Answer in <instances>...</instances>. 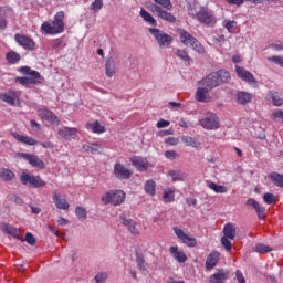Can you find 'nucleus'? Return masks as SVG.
I'll return each mask as SVG.
<instances>
[{"instance_id": "obj_7", "label": "nucleus", "mask_w": 283, "mask_h": 283, "mask_svg": "<svg viewBox=\"0 0 283 283\" xmlns=\"http://www.w3.org/2000/svg\"><path fill=\"white\" fill-rule=\"evenodd\" d=\"M190 17H195L199 21V23H203L205 25L212 27L216 23V17L213 12L208 11L202 8L197 14H193V9L189 11Z\"/></svg>"}, {"instance_id": "obj_2", "label": "nucleus", "mask_w": 283, "mask_h": 283, "mask_svg": "<svg viewBox=\"0 0 283 283\" xmlns=\"http://www.w3.org/2000/svg\"><path fill=\"white\" fill-rule=\"evenodd\" d=\"M229 78H231L229 72L220 70L203 77L198 82V85L201 87H207L208 90H213V87H218L219 85H222V83H229Z\"/></svg>"}, {"instance_id": "obj_60", "label": "nucleus", "mask_w": 283, "mask_h": 283, "mask_svg": "<svg viewBox=\"0 0 283 283\" xmlns=\"http://www.w3.org/2000/svg\"><path fill=\"white\" fill-rule=\"evenodd\" d=\"M247 207H252L253 210L255 211L256 208L259 207L260 202L255 201L253 198H249L245 202Z\"/></svg>"}, {"instance_id": "obj_51", "label": "nucleus", "mask_w": 283, "mask_h": 283, "mask_svg": "<svg viewBox=\"0 0 283 283\" xmlns=\"http://www.w3.org/2000/svg\"><path fill=\"white\" fill-rule=\"evenodd\" d=\"M107 277H109V274H107V272H101L95 275L94 280L96 283H103L105 282V280H107Z\"/></svg>"}, {"instance_id": "obj_50", "label": "nucleus", "mask_w": 283, "mask_h": 283, "mask_svg": "<svg viewBox=\"0 0 283 283\" xmlns=\"http://www.w3.org/2000/svg\"><path fill=\"white\" fill-rule=\"evenodd\" d=\"M77 218L85 220L87 218V210L84 207H77L75 209Z\"/></svg>"}, {"instance_id": "obj_20", "label": "nucleus", "mask_w": 283, "mask_h": 283, "mask_svg": "<svg viewBox=\"0 0 283 283\" xmlns=\"http://www.w3.org/2000/svg\"><path fill=\"white\" fill-rule=\"evenodd\" d=\"M38 115L42 120H46L48 123H52L53 125H59V117L54 115V112L49 111L46 108H39Z\"/></svg>"}, {"instance_id": "obj_24", "label": "nucleus", "mask_w": 283, "mask_h": 283, "mask_svg": "<svg viewBox=\"0 0 283 283\" xmlns=\"http://www.w3.org/2000/svg\"><path fill=\"white\" fill-rule=\"evenodd\" d=\"M52 200L56 207V209H62L63 211H67L70 209V203L64 198H61V193L54 192L52 196Z\"/></svg>"}, {"instance_id": "obj_14", "label": "nucleus", "mask_w": 283, "mask_h": 283, "mask_svg": "<svg viewBox=\"0 0 283 283\" xmlns=\"http://www.w3.org/2000/svg\"><path fill=\"white\" fill-rule=\"evenodd\" d=\"M175 235L184 243L186 247H196L198 241L196 238H191L185 233V231L180 228H174Z\"/></svg>"}, {"instance_id": "obj_10", "label": "nucleus", "mask_w": 283, "mask_h": 283, "mask_svg": "<svg viewBox=\"0 0 283 283\" xmlns=\"http://www.w3.org/2000/svg\"><path fill=\"white\" fill-rule=\"evenodd\" d=\"M235 72H237V76H239L241 81H244V83H248L249 85H254L256 87L258 80H255V76H253L251 72L247 71V69L237 65Z\"/></svg>"}, {"instance_id": "obj_11", "label": "nucleus", "mask_w": 283, "mask_h": 283, "mask_svg": "<svg viewBox=\"0 0 283 283\" xmlns=\"http://www.w3.org/2000/svg\"><path fill=\"white\" fill-rule=\"evenodd\" d=\"M113 174L119 180H129L134 172L130 169L126 168L123 164L117 163L114 165Z\"/></svg>"}, {"instance_id": "obj_48", "label": "nucleus", "mask_w": 283, "mask_h": 283, "mask_svg": "<svg viewBox=\"0 0 283 283\" xmlns=\"http://www.w3.org/2000/svg\"><path fill=\"white\" fill-rule=\"evenodd\" d=\"M255 251H256V253H271V247L262 244V243H258L255 245Z\"/></svg>"}, {"instance_id": "obj_54", "label": "nucleus", "mask_w": 283, "mask_h": 283, "mask_svg": "<svg viewBox=\"0 0 283 283\" xmlns=\"http://www.w3.org/2000/svg\"><path fill=\"white\" fill-rule=\"evenodd\" d=\"M231 239L227 238V237H222L221 238V244L222 247H224L226 251H231L232 249V244H231Z\"/></svg>"}, {"instance_id": "obj_43", "label": "nucleus", "mask_w": 283, "mask_h": 283, "mask_svg": "<svg viewBox=\"0 0 283 283\" xmlns=\"http://www.w3.org/2000/svg\"><path fill=\"white\" fill-rule=\"evenodd\" d=\"M0 178L2 180L10 181V180H12V178H14V174L12 172V170H10L8 168H2L0 170Z\"/></svg>"}, {"instance_id": "obj_28", "label": "nucleus", "mask_w": 283, "mask_h": 283, "mask_svg": "<svg viewBox=\"0 0 283 283\" xmlns=\"http://www.w3.org/2000/svg\"><path fill=\"white\" fill-rule=\"evenodd\" d=\"M253 99V95L251 93L241 91L237 94V101L240 105H247L248 103H251Z\"/></svg>"}, {"instance_id": "obj_12", "label": "nucleus", "mask_w": 283, "mask_h": 283, "mask_svg": "<svg viewBox=\"0 0 283 283\" xmlns=\"http://www.w3.org/2000/svg\"><path fill=\"white\" fill-rule=\"evenodd\" d=\"M19 156L20 158L28 160L31 167H36L38 169H45V163L40 159L39 156L29 153H20Z\"/></svg>"}, {"instance_id": "obj_8", "label": "nucleus", "mask_w": 283, "mask_h": 283, "mask_svg": "<svg viewBox=\"0 0 283 283\" xmlns=\"http://www.w3.org/2000/svg\"><path fill=\"white\" fill-rule=\"evenodd\" d=\"M20 181L22 182V185H29L30 187H34L35 189L45 187V180L41 179L40 176H34L28 172H23L20 176Z\"/></svg>"}, {"instance_id": "obj_56", "label": "nucleus", "mask_w": 283, "mask_h": 283, "mask_svg": "<svg viewBox=\"0 0 283 283\" xmlns=\"http://www.w3.org/2000/svg\"><path fill=\"white\" fill-rule=\"evenodd\" d=\"M25 242H28V244H31V247H34V244H36V239L34 238V235L32 233L27 232Z\"/></svg>"}, {"instance_id": "obj_9", "label": "nucleus", "mask_w": 283, "mask_h": 283, "mask_svg": "<svg viewBox=\"0 0 283 283\" xmlns=\"http://www.w3.org/2000/svg\"><path fill=\"white\" fill-rule=\"evenodd\" d=\"M19 72L21 74L28 75L29 86L30 85H41L43 83V77L41 76V73L39 71H33L30 66H22L19 69Z\"/></svg>"}, {"instance_id": "obj_58", "label": "nucleus", "mask_w": 283, "mask_h": 283, "mask_svg": "<svg viewBox=\"0 0 283 283\" xmlns=\"http://www.w3.org/2000/svg\"><path fill=\"white\" fill-rule=\"evenodd\" d=\"M15 83L23 85V87H30V82L28 77H15Z\"/></svg>"}, {"instance_id": "obj_36", "label": "nucleus", "mask_w": 283, "mask_h": 283, "mask_svg": "<svg viewBox=\"0 0 283 283\" xmlns=\"http://www.w3.org/2000/svg\"><path fill=\"white\" fill-rule=\"evenodd\" d=\"M6 59L10 65H14L21 61V55L14 51H10L7 53Z\"/></svg>"}, {"instance_id": "obj_26", "label": "nucleus", "mask_w": 283, "mask_h": 283, "mask_svg": "<svg viewBox=\"0 0 283 283\" xmlns=\"http://www.w3.org/2000/svg\"><path fill=\"white\" fill-rule=\"evenodd\" d=\"M12 136L15 140H18V143H22L23 145H39V142L30 136L19 135L18 133H13Z\"/></svg>"}, {"instance_id": "obj_42", "label": "nucleus", "mask_w": 283, "mask_h": 283, "mask_svg": "<svg viewBox=\"0 0 283 283\" xmlns=\"http://www.w3.org/2000/svg\"><path fill=\"white\" fill-rule=\"evenodd\" d=\"M176 56L184 61V63H187L188 65L191 64V57L189 56V53L182 49H178L176 52Z\"/></svg>"}, {"instance_id": "obj_31", "label": "nucleus", "mask_w": 283, "mask_h": 283, "mask_svg": "<svg viewBox=\"0 0 283 283\" xmlns=\"http://www.w3.org/2000/svg\"><path fill=\"white\" fill-rule=\"evenodd\" d=\"M223 238L235 240V228L232 223H227L223 228Z\"/></svg>"}, {"instance_id": "obj_45", "label": "nucleus", "mask_w": 283, "mask_h": 283, "mask_svg": "<svg viewBox=\"0 0 283 283\" xmlns=\"http://www.w3.org/2000/svg\"><path fill=\"white\" fill-rule=\"evenodd\" d=\"M103 6V0H94V2L91 3L90 10H92V12H101Z\"/></svg>"}, {"instance_id": "obj_40", "label": "nucleus", "mask_w": 283, "mask_h": 283, "mask_svg": "<svg viewBox=\"0 0 283 283\" xmlns=\"http://www.w3.org/2000/svg\"><path fill=\"white\" fill-rule=\"evenodd\" d=\"M207 187L214 191L216 193H227V187L219 186L213 181H207Z\"/></svg>"}, {"instance_id": "obj_64", "label": "nucleus", "mask_w": 283, "mask_h": 283, "mask_svg": "<svg viewBox=\"0 0 283 283\" xmlns=\"http://www.w3.org/2000/svg\"><path fill=\"white\" fill-rule=\"evenodd\" d=\"M235 275L239 283H247V280H244V275L240 270H237Z\"/></svg>"}, {"instance_id": "obj_41", "label": "nucleus", "mask_w": 283, "mask_h": 283, "mask_svg": "<svg viewBox=\"0 0 283 283\" xmlns=\"http://www.w3.org/2000/svg\"><path fill=\"white\" fill-rule=\"evenodd\" d=\"M168 176H170L172 178V182L182 181V180H185V178H187L185 176V172H182L180 170H170L168 172Z\"/></svg>"}, {"instance_id": "obj_49", "label": "nucleus", "mask_w": 283, "mask_h": 283, "mask_svg": "<svg viewBox=\"0 0 283 283\" xmlns=\"http://www.w3.org/2000/svg\"><path fill=\"white\" fill-rule=\"evenodd\" d=\"M136 264L139 271H147V268L145 266V258L140 255H136Z\"/></svg>"}, {"instance_id": "obj_1", "label": "nucleus", "mask_w": 283, "mask_h": 283, "mask_svg": "<svg viewBox=\"0 0 283 283\" xmlns=\"http://www.w3.org/2000/svg\"><path fill=\"white\" fill-rule=\"evenodd\" d=\"M40 30L42 34H50L51 36L63 33L65 31V12L59 11L53 21L43 22Z\"/></svg>"}, {"instance_id": "obj_35", "label": "nucleus", "mask_w": 283, "mask_h": 283, "mask_svg": "<svg viewBox=\"0 0 283 283\" xmlns=\"http://www.w3.org/2000/svg\"><path fill=\"white\" fill-rule=\"evenodd\" d=\"M176 191L171 188L164 189L163 200L166 203L174 202L176 200Z\"/></svg>"}, {"instance_id": "obj_59", "label": "nucleus", "mask_w": 283, "mask_h": 283, "mask_svg": "<svg viewBox=\"0 0 283 283\" xmlns=\"http://www.w3.org/2000/svg\"><path fill=\"white\" fill-rule=\"evenodd\" d=\"M272 118L274 120H281V123H283V111L282 109H277L272 114Z\"/></svg>"}, {"instance_id": "obj_55", "label": "nucleus", "mask_w": 283, "mask_h": 283, "mask_svg": "<svg viewBox=\"0 0 283 283\" xmlns=\"http://www.w3.org/2000/svg\"><path fill=\"white\" fill-rule=\"evenodd\" d=\"M268 61H271L272 63H275V65L283 67V57L280 55L268 57Z\"/></svg>"}, {"instance_id": "obj_18", "label": "nucleus", "mask_w": 283, "mask_h": 283, "mask_svg": "<svg viewBox=\"0 0 283 283\" xmlns=\"http://www.w3.org/2000/svg\"><path fill=\"white\" fill-rule=\"evenodd\" d=\"M0 101L8 103V105H19V93L14 91H7L6 93H0Z\"/></svg>"}, {"instance_id": "obj_47", "label": "nucleus", "mask_w": 283, "mask_h": 283, "mask_svg": "<svg viewBox=\"0 0 283 283\" xmlns=\"http://www.w3.org/2000/svg\"><path fill=\"white\" fill-rule=\"evenodd\" d=\"M158 6H163L165 10H174V4L171 0H154Z\"/></svg>"}, {"instance_id": "obj_33", "label": "nucleus", "mask_w": 283, "mask_h": 283, "mask_svg": "<svg viewBox=\"0 0 283 283\" xmlns=\"http://www.w3.org/2000/svg\"><path fill=\"white\" fill-rule=\"evenodd\" d=\"M87 129H91L93 134H105V126L101 125L98 120L87 124Z\"/></svg>"}, {"instance_id": "obj_5", "label": "nucleus", "mask_w": 283, "mask_h": 283, "mask_svg": "<svg viewBox=\"0 0 283 283\" xmlns=\"http://www.w3.org/2000/svg\"><path fill=\"white\" fill-rule=\"evenodd\" d=\"M199 125L209 132L220 128V118L216 113L208 112L199 119Z\"/></svg>"}, {"instance_id": "obj_44", "label": "nucleus", "mask_w": 283, "mask_h": 283, "mask_svg": "<svg viewBox=\"0 0 283 283\" xmlns=\"http://www.w3.org/2000/svg\"><path fill=\"white\" fill-rule=\"evenodd\" d=\"M224 28L228 30V32L233 33L238 29V22L237 21H223Z\"/></svg>"}, {"instance_id": "obj_17", "label": "nucleus", "mask_w": 283, "mask_h": 283, "mask_svg": "<svg viewBox=\"0 0 283 283\" xmlns=\"http://www.w3.org/2000/svg\"><path fill=\"white\" fill-rule=\"evenodd\" d=\"M57 135L63 140H75L78 137V129L71 127H63L57 130Z\"/></svg>"}, {"instance_id": "obj_61", "label": "nucleus", "mask_w": 283, "mask_h": 283, "mask_svg": "<svg viewBox=\"0 0 283 283\" xmlns=\"http://www.w3.org/2000/svg\"><path fill=\"white\" fill-rule=\"evenodd\" d=\"M166 145L176 146L178 143H180V139L178 137H168L165 139Z\"/></svg>"}, {"instance_id": "obj_25", "label": "nucleus", "mask_w": 283, "mask_h": 283, "mask_svg": "<svg viewBox=\"0 0 283 283\" xmlns=\"http://www.w3.org/2000/svg\"><path fill=\"white\" fill-rule=\"evenodd\" d=\"M82 148L84 151H86V154H103V146H101L98 143L84 144Z\"/></svg>"}, {"instance_id": "obj_30", "label": "nucleus", "mask_w": 283, "mask_h": 283, "mask_svg": "<svg viewBox=\"0 0 283 283\" xmlns=\"http://www.w3.org/2000/svg\"><path fill=\"white\" fill-rule=\"evenodd\" d=\"M268 96L272 99V103L275 107H282L283 105V99L282 96L280 95V92L277 91H270L268 93Z\"/></svg>"}, {"instance_id": "obj_21", "label": "nucleus", "mask_w": 283, "mask_h": 283, "mask_svg": "<svg viewBox=\"0 0 283 283\" xmlns=\"http://www.w3.org/2000/svg\"><path fill=\"white\" fill-rule=\"evenodd\" d=\"M209 92H211V90L199 85L195 96L196 101H198V103H210L211 96H209Z\"/></svg>"}, {"instance_id": "obj_32", "label": "nucleus", "mask_w": 283, "mask_h": 283, "mask_svg": "<svg viewBox=\"0 0 283 283\" xmlns=\"http://www.w3.org/2000/svg\"><path fill=\"white\" fill-rule=\"evenodd\" d=\"M181 142L186 144V147H193L195 149H198V147H200V142L190 136H181Z\"/></svg>"}, {"instance_id": "obj_37", "label": "nucleus", "mask_w": 283, "mask_h": 283, "mask_svg": "<svg viewBox=\"0 0 283 283\" xmlns=\"http://www.w3.org/2000/svg\"><path fill=\"white\" fill-rule=\"evenodd\" d=\"M144 189L148 196H156V181L153 179L147 180L144 185Z\"/></svg>"}, {"instance_id": "obj_19", "label": "nucleus", "mask_w": 283, "mask_h": 283, "mask_svg": "<svg viewBox=\"0 0 283 283\" xmlns=\"http://www.w3.org/2000/svg\"><path fill=\"white\" fill-rule=\"evenodd\" d=\"M15 42L24 50H34V40L23 34L17 33L14 35Z\"/></svg>"}, {"instance_id": "obj_53", "label": "nucleus", "mask_w": 283, "mask_h": 283, "mask_svg": "<svg viewBox=\"0 0 283 283\" xmlns=\"http://www.w3.org/2000/svg\"><path fill=\"white\" fill-rule=\"evenodd\" d=\"M263 201L265 202V205H274L275 202V195L273 193H265L263 196Z\"/></svg>"}, {"instance_id": "obj_38", "label": "nucleus", "mask_w": 283, "mask_h": 283, "mask_svg": "<svg viewBox=\"0 0 283 283\" xmlns=\"http://www.w3.org/2000/svg\"><path fill=\"white\" fill-rule=\"evenodd\" d=\"M270 180L275 185V187H281L283 189V175L279 172H272L269 175Z\"/></svg>"}, {"instance_id": "obj_4", "label": "nucleus", "mask_w": 283, "mask_h": 283, "mask_svg": "<svg viewBox=\"0 0 283 283\" xmlns=\"http://www.w3.org/2000/svg\"><path fill=\"white\" fill-rule=\"evenodd\" d=\"M126 198L127 195H125V191L123 190H108L102 196L101 201L103 205H113V207H119V205L125 202Z\"/></svg>"}, {"instance_id": "obj_23", "label": "nucleus", "mask_w": 283, "mask_h": 283, "mask_svg": "<svg viewBox=\"0 0 283 283\" xmlns=\"http://www.w3.org/2000/svg\"><path fill=\"white\" fill-rule=\"evenodd\" d=\"M229 280V271L221 269L210 276V283H224Z\"/></svg>"}, {"instance_id": "obj_6", "label": "nucleus", "mask_w": 283, "mask_h": 283, "mask_svg": "<svg viewBox=\"0 0 283 283\" xmlns=\"http://www.w3.org/2000/svg\"><path fill=\"white\" fill-rule=\"evenodd\" d=\"M148 32L154 35V39L157 41L159 48H169L174 43V38L164 31L158 29L149 28Z\"/></svg>"}, {"instance_id": "obj_13", "label": "nucleus", "mask_w": 283, "mask_h": 283, "mask_svg": "<svg viewBox=\"0 0 283 283\" xmlns=\"http://www.w3.org/2000/svg\"><path fill=\"white\" fill-rule=\"evenodd\" d=\"M119 220L122 224H124V227H127L132 235H140V231L138 230V223H136V221L132 220L130 218H127V214L122 213L119 216Z\"/></svg>"}, {"instance_id": "obj_39", "label": "nucleus", "mask_w": 283, "mask_h": 283, "mask_svg": "<svg viewBox=\"0 0 283 283\" xmlns=\"http://www.w3.org/2000/svg\"><path fill=\"white\" fill-rule=\"evenodd\" d=\"M105 70H106V76L108 78H112V76L116 74V64H114V61L107 60L105 64Z\"/></svg>"}, {"instance_id": "obj_63", "label": "nucleus", "mask_w": 283, "mask_h": 283, "mask_svg": "<svg viewBox=\"0 0 283 283\" xmlns=\"http://www.w3.org/2000/svg\"><path fill=\"white\" fill-rule=\"evenodd\" d=\"M61 45H63V40H61V39H55V40L51 41V48L53 50L61 48Z\"/></svg>"}, {"instance_id": "obj_34", "label": "nucleus", "mask_w": 283, "mask_h": 283, "mask_svg": "<svg viewBox=\"0 0 283 283\" xmlns=\"http://www.w3.org/2000/svg\"><path fill=\"white\" fill-rule=\"evenodd\" d=\"M139 15L142 17V19H144V21H146V23H150V25H158L156 19H154V17L149 12H147V10L142 9Z\"/></svg>"}, {"instance_id": "obj_29", "label": "nucleus", "mask_w": 283, "mask_h": 283, "mask_svg": "<svg viewBox=\"0 0 283 283\" xmlns=\"http://www.w3.org/2000/svg\"><path fill=\"white\" fill-rule=\"evenodd\" d=\"M169 251L177 262L182 264L187 260V254H185L182 251H178V247H170Z\"/></svg>"}, {"instance_id": "obj_52", "label": "nucleus", "mask_w": 283, "mask_h": 283, "mask_svg": "<svg viewBox=\"0 0 283 283\" xmlns=\"http://www.w3.org/2000/svg\"><path fill=\"white\" fill-rule=\"evenodd\" d=\"M255 211L259 220H264V218H266V208L262 207V205H259Z\"/></svg>"}, {"instance_id": "obj_57", "label": "nucleus", "mask_w": 283, "mask_h": 283, "mask_svg": "<svg viewBox=\"0 0 283 283\" xmlns=\"http://www.w3.org/2000/svg\"><path fill=\"white\" fill-rule=\"evenodd\" d=\"M165 157L168 160H176L178 158V153L175 151V150H168V151L165 153Z\"/></svg>"}, {"instance_id": "obj_27", "label": "nucleus", "mask_w": 283, "mask_h": 283, "mask_svg": "<svg viewBox=\"0 0 283 283\" xmlns=\"http://www.w3.org/2000/svg\"><path fill=\"white\" fill-rule=\"evenodd\" d=\"M219 260H220V253L218 252L210 253L206 260V269H208V271H211V269H214L216 264H218Z\"/></svg>"}, {"instance_id": "obj_15", "label": "nucleus", "mask_w": 283, "mask_h": 283, "mask_svg": "<svg viewBox=\"0 0 283 283\" xmlns=\"http://www.w3.org/2000/svg\"><path fill=\"white\" fill-rule=\"evenodd\" d=\"M151 11L156 12L157 17H159V19H163V21H168V23H176L175 15L170 12L165 11V9H163L160 6L153 4Z\"/></svg>"}, {"instance_id": "obj_16", "label": "nucleus", "mask_w": 283, "mask_h": 283, "mask_svg": "<svg viewBox=\"0 0 283 283\" xmlns=\"http://www.w3.org/2000/svg\"><path fill=\"white\" fill-rule=\"evenodd\" d=\"M130 163H132L133 167H135L137 169V171H147L148 169H151V167H153L149 164V161H147L145 158L138 157V156L132 157Z\"/></svg>"}, {"instance_id": "obj_3", "label": "nucleus", "mask_w": 283, "mask_h": 283, "mask_svg": "<svg viewBox=\"0 0 283 283\" xmlns=\"http://www.w3.org/2000/svg\"><path fill=\"white\" fill-rule=\"evenodd\" d=\"M178 34L180 36V41L187 48H191L195 50V52H198V54H205L207 51L205 50V46L196 36L191 35L187 30L185 29H179Z\"/></svg>"}, {"instance_id": "obj_22", "label": "nucleus", "mask_w": 283, "mask_h": 283, "mask_svg": "<svg viewBox=\"0 0 283 283\" xmlns=\"http://www.w3.org/2000/svg\"><path fill=\"white\" fill-rule=\"evenodd\" d=\"M0 229H1V231H3V233H8V235H11L15 240H21V230L20 229H17L8 223H1Z\"/></svg>"}, {"instance_id": "obj_62", "label": "nucleus", "mask_w": 283, "mask_h": 283, "mask_svg": "<svg viewBox=\"0 0 283 283\" xmlns=\"http://www.w3.org/2000/svg\"><path fill=\"white\" fill-rule=\"evenodd\" d=\"M171 125V122L165 120V119H159L156 127L157 129H163V127H169Z\"/></svg>"}, {"instance_id": "obj_46", "label": "nucleus", "mask_w": 283, "mask_h": 283, "mask_svg": "<svg viewBox=\"0 0 283 283\" xmlns=\"http://www.w3.org/2000/svg\"><path fill=\"white\" fill-rule=\"evenodd\" d=\"M46 229L53 233V235H56V238H61L62 240H65L66 235L65 233L59 231L55 227H52L50 224L46 226Z\"/></svg>"}]
</instances>
